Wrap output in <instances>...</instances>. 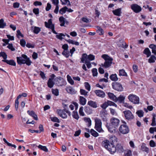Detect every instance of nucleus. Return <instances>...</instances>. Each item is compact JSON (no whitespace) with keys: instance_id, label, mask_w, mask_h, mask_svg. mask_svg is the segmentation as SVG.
I'll return each mask as SVG.
<instances>
[{"instance_id":"0e129e2a","label":"nucleus","mask_w":156,"mask_h":156,"mask_svg":"<svg viewBox=\"0 0 156 156\" xmlns=\"http://www.w3.org/2000/svg\"><path fill=\"white\" fill-rule=\"evenodd\" d=\"M101 107L103 108L102 110H106V108L107 107V102H105L101 105Z\"/></svg>"},{"instance_id":"bf43d9fd","label":"nucleus","mask_w":156,"mask_h":156,"mask_svg":"<svg viewBox=\"0 0 156 156\" xmlns=\"http://www.w3.org/2000/svg\"><path fill=\"white\" fill-rule=\"evenodd\" d=\"M95 59V56L94 55L92 54H90L88 55H87V59L90 61L93 60Z\"/></svg>"},{"instance_id":"6e6d98bb","label":"nucleus","mask_w":156,"mask_h":156,"mask_svg":"<svg viewBox=\"0 0 156 156\" xmlns=\"http://www.w3.org/2000/svg\"><path fill=\"white\" fill-rule=\"evenodd\" d=\"M80 92L81 95H84V96L87 95L88 92L86 91L85 90L83 89L80 90Z\"/></svg>"},{"instance_id":"79ce46f5","label":"nucleus","mask_w":156,"mask_h":156,"mask_svg":"<svg viewBox=\"0 0 156 156\" xmlns=\"http://www.w3.org/2000/svg\"><path fill=\"white\" fill-rule=\"evenodd\" d=\"M0 56L3 58L4 59L3 60H6L7 55L5 52L1 51L0 52Z\"/></svg>"},{"instance_id":"a211bd4d","label":"nucleus","mask_w":156,"mask_h":156,"mask_svg":"<svg viewBox=\"0 0 156 156\" xmlns=\"http://www.w3.org/2000/svg\"><path fill=\"white\" fill-rule=\"evenodd\" d=\"M66 91L69 93L72 94H76V91L72 87H67L66 89Z\"/></svg>"},{"instance_id":"c756f323","label":"nucleus","mask_w":156,"mask_h":156,"mask_svg":"<svg viewBox=\"0 0 156 156\" xmlns=\"http://www.w3.org/2000/svg\"><path fill=\"white\" fill-rule=\"evenodd\" d=\"M72 115L74 118L76 120H78L79 118V116L77 111H73L72 114Z\"/></svg>"},{"instance_id":"5701e85b","label":"nucleus","mask_w":156,"mask_h":156,"mask_svg":"<svg viewBox=\"0 0 156 156\" xmlns=\"http://www.w3.org/2000/svg\"><path fill=\"white\" fill-rule=\"evenodd\" d=\"M86 99L83 96H80L79 99L80 103V105H84L86 104Z\"/></svg>"},{"instance_id":"6e6552de","label":"nucleus","mask_w":156,"mask_h":156,"mask_svg":"<svg viewBox=\"0 0 156 156\" xmlns=\"http://www.w3.org/2000/svg\"><path fill=\"white\" fill-rule=\"evenodd\" d=\"M128 99L131 102L134 104H138L139 103V98L136 96L131 94L128 96Z\"/></svg>"},{"instance_id":"7ed1b4c3","label":"nucleus","mask_w":156,"mask_h":156,"mask_svg":"<svg viewBox=\"0 0 156 156\" xmlns=\"http://www.w3.org/2000/svg\"><path fill=\"white\" fill-rule=\"evenodd\" d=\"M123 123H124L125 124L122 125L120 126L119 130L121 133L125 134L129 132V127L126 125V123L125 122H124Z\"/></svg>"},{"instance_id":"e2e57ef3","label":"nucleus","mask_w":156,"mask_h":156,"mask_svg":"<svg viewBox=\"0 0 156 156\" xmlns=\"http://www.w3.org/2000/svg\"><path fill=\"white\" fill-rule=\"evenodd\" d=\"M26 44V41L23 39H22L20 40V44L21 45L24 47H25Z\"/></svg>"},{"instance_id":"393cba45","label":"nucleus","mask_w":156,"mask_h":156,"mask_svg":"<svg viewBox=\"0 0 156 156\" xmlns=\"http://www.w3.org/2000/svg\"><path fill=\"white\" fill-rule=\"evenodd\" d=\"M55 84V83L52 80H51V79H49L47 82V85L48 87L50 88H52L54 85Z\"/></svg>"},{"instance_id":"4be33fe9","label":"nucleus","mask_w":156,"mask_h":156,"mask_svg":"<svg viewBox=\"0 0 156 156\" xmlns=\"http://www.w3.org/2000/svg\"><path fill=\"white\" fill-rule=\"evenodd\" d=\"M87 105L93 108H96L98 107L97 103L91 100L88 101Z\"/></svg>"},{"instance_id":"ea45409f","label":"nucleus","mask_w":156,"mask_h":156,"mask_svg":"<svg viewBox=\"0 0 156 156\" xmlns=\"http://www.w3.org/2000/svg\"><path fill=\"white\" fill-rule=\"evenodd\" d=\"M67 9H68V8L66 6H65L60 10L59 12L61 14H63L66 12Z\"/></svg>"},{"instance_id":"c9c22d12","label":"nucleus","mask_w":156,"mask_h":156,"mask_svg":"<svg viewBox=\"0 0 156 156\" xmlns=\"http://www.w3.org/2000/svg\"><path fill=\"white\" fill-rule=\"evenodd\" d=\"M144 53L147 55V57L150 56L151 55V52L148 48H146L144 49Z\"/></svg>"},{"instance_id":"72a5a7b5","label":"nucleus","mask_w":156,"mask_h":156,"mask_svg":"<svg viewBox=\"0 0 156 156\" xmlns=\"http://www.w3.org/2000/svg\"><path fill=\"white\" fill-rule=\"evenodd\" d=\"M83 120L86 122H88L87 126L88 127H89L91 126V121L89 118L84 117L83 118Z\"/></svg>"},{"instance_id":"37998d69","label":"nucleus","mask_w":156,"mask_h":156,"mask_svg":"<svg viewBox=\"0 0 156 156\" xmlns=\"http://www.w3.org/2000/svg\"><path fill=\"white\" fill-rule=\"evenodd\" d=\"M50 119H51V120L54 122H57L58 123H59L60 122V121L58 119V118L54 117H51L50 118Z\"/></svg>"},{"instance_id":"f257e3e1","label":"nucleus","mask_w":156,"mask_h":156,"mask_svg":"<svg viewBox=\"0 0 156 156\" xmlns=\"http://www.w3.org/2000/svg\"><path fill=\"white\" fill-rule=\"evenodd\" d=\"M16 59L17 63L20 65L26 64L27 65L30 66L32 62L30 58L24 54H22L21 57H16Z\"/></svg>"},{"instance_id":"6ab92c4d","label":"nucleus","mask_w":156,"mask_h":156,"mask_svg":"<svg viewBox=\"0 0 156 156\" xmlns=\"http://www.w3.org/2000/svg\"><path fill=\"white\" fill-rule=\"evenodd\" d=\"M97 28L96 32L98 34L100 35H101L104 34V32L103 29L101 27H100L98 26H96L95 27Z\"/></svg>"},{"instance_id":"ddd939ff","label":"nucleus","mask_w":156,"mask_h":156,"mask_svg":"<svg viewBox=\"0 0 156 156\" xmlns=\"http://www.w3.org/2000/svg\"><path fill=\"white\" fill-rule=\"evenodd\" d=\"M109 147V145L108 144V151L111 154H113L116 151V148L115 145H111Z\"/></svg>"},{"instance_id":"de8ad7c7","label":"nucleus","mask_w":156,"mask_h":156,"mask_svg":"<svg viewBox=\"0 0 156 156\" xmlns=\"http://www.w3.org/2000/svg\"><path fill=\"white\" fill-rule=\"evenodd\" d=\"M155 117L156 115L155 114L153 115V118L152 119V122L151 125L152 126H155L156 125V123L155 122Z\"/></svg>"},{"instance_id":"2f4dec72","label":"nucleus","mask_w":156,"mask_h":156,"mask_svg":"<svg viewBox=\"0 0 156 156\" xmlns=\"http://www.w3.org/2000/svg\"><path fill=\"white\" fill-rule=\"evenodd\" d=\"M85 112L88 114H90L92 113V110L89 107H85L84 109Z\"/></svg>"},{"instance_id":"f704fd0d","label":"nucleus","mask_w":156,"mask_h":156,"mask_svg":"<svg viewBox=\"0 0 156 156\" xmlns=\"http://www.w3.org/2000/svg\"><path fill=\"white\" fill-rule=\"evenodd\" d=\"M90 133L92 135L95 137H97L99 136V134L93 129H90Z\"/></svg>"},{"instance_id":"7c9ffc66","label":"nucleus","mask_w":156,"mask_h":156,"mask_svg":"<svg viewBox=\"0 0 156 156\" xmlns=\"http://www.w3.org/2000/svg\"><path fill=\"white\" fill-rule=\"evenodd\" d=\"M110 79L112 81H116L118 80V78L116 74H112L109 77Z\"/></svg>"},{"instance_id":"aec40b11","label":"nucleus","mask_w":156,"mask_h":156,"mask_svg":"<svg viewBox=\"0 0 156 156\" xmlns=\"http://www.w3.org/2000/svg\"><path fill=\"white\" fill-rule=\"evenodd\" d=\"M121 9V8H119L113 10L112 12L115 15L118 16H120L122 13Z\"/></svg>"},{"instance_id":"69168bd1","label":"nucleus","mask_w":156,"mask_h":156,"mask_svg":"<svg viewBox=\"0 0 156 156\" xmlns=\"http://www.w3.org/2000/svg\"><path fill=\"white\" fill-rule=\"evenodd\" d=\"M113 106L116 107L117 105L114 102L111 101H108V106Z\"/></svg>"},{"instance_id":"b1692460","label":"nucleus","mask_w":156,"mask_h":156,"mask_svg":"<svg viewBox=\"0 0 156 156\" xmlns=\"http://www.w3.org/2000/svg\"><path fill=\"white\" fill-rule=\"evenodd\" d=\"M125 98V97L121 95L118 98H117L115 102L118 101L120 103H123Z\"/></svg>"},{"instance_id":"f03ea898","label":"nucleus","mask_w":156,"mask_h":156,"mask_svg":"<svg viewBox=\"0 0 156 156\" xmlns=\"http://www.w3.org/2000/svg\"><path fill=\"white\" fill-rule=\"evenodd\" d=\"M119 120L115 118H112L110 120V123L108 130L111 133L115 132V129L117 127L119 126Z\"/></svg>"},{"instance_id":"cd10ccee","label":"nucleus","mask_w":156,"mask_h":156,"mask_svg":"<svg viewBox=\"0 0 156 156\" xmlns=\"http://www.w3.org/2000/svg\"><path fill=\"white\" fill-rule=\"evenodd\" d=\"M117 149L119 152H122L124 151V149L122 146L119 144H118L116 145Z\"/></svg>"},{"instance_id":"20e7f679","label":"nucleus","mask_w":156,"mask_h":156,"mask_svg":"<svg viewBox=\"0 0 156 156\" xmlns=\"http://www.w3.org/2000/svg\"><path fill=\"white\" fill-rule=\"evenodd\" d=\"M54 80L55 82V84L58 86H65L66 84L65 80L61 77L58 76L55 78Z\"/></svg>"},{"instance_id":"9b49d317","label":"nucleus","mask_w":156,"mask_h":156,"mask_svg":"<svg viewBox=\"0 0 156 156\" xmlns=\"http://www.w3.org/2000/svg\"><path fill=\"white\" fill-rule=\"evenodd\" d=\"M100 115L103 121H107V112L106 110H102L100 112Z\"/></svg>"},{"instance_id":"13d9d810","label":"nucleus","mask_w":156,"mask_h":156,"mask_svg":"<svg viewBox=\"0 0 156 156\" xmlns=\"http://www.w3.org/2000/svg\"><path fill=\"white\" fill-rule=\"evenodd\" d=\"M26 47L29 48H34L35 47V44H31L30 43L27 42L26 44Z\"/></svg>"},{"instance_id":"a19ab883","label":"nucleus","mask_w":156,"mask_h":156,"mask_svg":"<svg viewBox=\"0 0 156 156\" xmlns=\"http://www.w3.org/2000/svg\"><path fill=\"white\" fill-rule=\"evenodd\" d=\"M38 147L41 150L44 151L45 152H47L48 151V149L45 146H43L41 145H39Z\"/></svg>"},{"instance_id":"f3484780","label":"nucleus","mask_w":156,"mask_h":156,"mask_svg":"<svg viewBox=\"0 0 156 156\" xmlns=\"http://www.w3.org/2000/svg\"><path fill=\"white\" fill-rule=\"evenodd\" d=\"M27 113L29 115L32 116L35 120H38L37 115L33 111L28 110L27 111Z\"/></svg>"},{"instance_id":"c03bdc74","label":"nucleus","mask_w":156,"mask_h":156,"mask_svg":"<svg viewBox=\"0 0 156 156\" xmlns=\"http://www.w3.org/2000/svg\"><path fill=\"white\" fill-rule=\"evenodd\" d=\"M51 91L52 93L55 95L56 96H58L59 95V91L58 89H52Z\"/></svg>"},{"instance_id":"a18cd8bd","label":"nucleus","mask_w":156,"mask_h":156,"mask_svg":"<svg viewBox=\"0 0 156 156\" xmlns=\"http://www.w3.org/2000/svg\"><path fill=\"white\" fill-rule=\"evenodd\" d=\"M125 156H131L132 152L131 151L129 150H126L124 152Z\"/></svg>"},{"instance_id":"423d86ee","label":"nucleus","mask_w":156,"mask_h":156,"mask_svg":"<svg viewBox=\"0 0 156 156\" xmlns=\"http://www.w3.org/2000/svg\"><path fill=\"white\" fill-rule=\"evenodd\" d=\"M123 113L125 119L128 120L130 121L133 119L134 118V115L129 110L124 111Z\"/></svg>"},{"instance_id":"49530a36","label":"nucleus","mask_w":156,"mask_h":156,"mask_svg":"<svg viewBox=\"0 0 156 156\" xmlns=\"http://www.w3.org/2000/svg\"><path fill=\"white\" fill-rule=\"evenodd\" d=\"M67 80L68 82L72 85H73L74 82L71 77L69 75L67 76Z\"/></svg>"},{"instance_id":"680f3d73","label":"nucleus","mask_w":156,"mask_h":156,"mask_svg":"<svg viewBox=\"0 0 156 156\" xmlns=\"http://www.w3.org/2000/svg\"><path fill=\"white\" fill-rule=\"evenodd\" d=\"M17 34L16 36L17 37L19 38V36H20L21 37H24L23 35L21 33L20 30H17Z\"/></svg>"},{"instance_id":"5fc2aeb1","label":"nucleus","mask_w":156,"mask_h":156,"mask_svg":"<svg viewBox=\"0 0 156 156\" xmlns=\"http://www.w3.org/2000/svg\"><path fill=\"white\" fill-rule=\"evenodd\" d=\"M92 71L93 73V76H96L98 75L97 69L94 68L92 69Z\"/></svg>"},{"instance_id":"f8f14e48","label":"nucleus","mask_w":156,"mask_h":156,"mask_svg":"<svg viewBox=\"0 0 156 156\" xmlns=\"http://www.w3.org/2000/svg\"><path fill=\"white\" fill-rule=\"evenodd\" d=\"M64 111L63 110L61 109H57V112L58 114L63 119L66 118L67 117V116L66 113H64Z\"/></svg>"},{"instance_id":"58836bf2","label":"nucleus","mask_w":156,"mask_h":156,"mask_svg":"<svg viewBox=\"0 0 156 156\" xmlns=\"http://www.w3.org/2000/svg\"><path fill=\"white\" fill-rule=\"evenodd\" d=\"M6 26V23L4 22V20L3 19L0 20V28H4Z\"/></svg>"},{"instance_id":"4d7b16f0","label":"nucleus","mask_w":156,"mask_h":156,"mask_svg":"<svg viewBox=\"0 0 156 156\" xmlns=\"http://www.w3.org/2000/svg\"><path fill=\"white\" fill-rule=\"evenodd\" d=\"M83 107L82 106L80 108L79 110V113L80 115H81L82 116H84L85 115V114L83 112Z\"/></svg>"},{"instance_id":"4468645a","label":"nucleus","mask_w":156,"mask_h":156,"mask_svg":"<svg viewBox=\"0 0 156 156\" xmlns=\"http://www.w3.org/2000/svg\"><path fill=\"white\" fill-rule=\"evenodd\" d=\"M94 92L98 96L101 98H104L105 96V93L102 91L100 90H96Z\"/></svg>"},{"instance_id":"8fccbe9b","label":"nucleus","mask_w":156,"mask_h":156,"mask_svg":"<svg viewBox=\"0 0 156 156\" xmlns=\"http://www.w3.org/2000/svg\"><path fill=\"white\" fill-rule=\"evenodd\" d=\"M112 60L113 58L108 55V68L111 66Z\"/></svg>"},{"instance_id":"0eeeda50","label":"nucleus","mask_w":156,"mask_h":156,"mask_svg":"<svg viewBox=\"0 0 156 156\" xmlns=\"http://www.w3.org/2000/svg\"><path fill=\"white\" fill-rule=\"evenodd\" d=\"M113 88L118 91H122L123 90V88L122 84L119 83L114 82L112 83Z\"/></svg>"},{"instance_id":"2eb2a0df","label":"nucleus","mask_w":156,"mask_h":156,"mask_svg":"<svg viewBox=\"0 0 156 156\" xmlns=\"http://www.w3.org/2000/svg\"><path fill=\"white\" fill-rule=\"evenodd\" d=\"M2 61L5 62L7 64L12 66H16V62L13 60L12 59H11L9 60L7 59L6 60H2Z\"/></svg>"},{"instance_id":"c85d7f7f","label":"nucleus","mask_w":156,"mask_h":156,"mask_svg":"<svg viewBox=\"0 0 156 156\" xmlns=\"http://www.w3.org/2000/svg\"><path fill=\"white\" fill-rule=\"evenodd\" d=\"M59 21L61 23L60 26H64L65 22V19L63 16H60L59 19Z\"/></svg>"},{"instance_id":"473e14b6","label":"nucleus","mask_w":156,"mask_h":156,"mask_svg":"<svg viewBox=\"0 0 156 156\" xmlns=\"http://www.w3.org/2000/svg\"><path fill=\"white\" fill-rule=\"evenodd\" d=\"M119 76H127V73L123 69H120L119 70Z\"/></svg>"},{"instance_id":"338daca9","label":"nucleus","mask_w":156,"mask_h":156,"mask_svg":"<svg viewBox=\"0 0 156 156\" xmlns=\"http://www.w3.org/2000/svg\"><path fill=\"white\" fill-rule=\"evenodd\" d=\"M85 63L87 67L89 69L91 66V64L89 61H88L87 60H86L85 62Z\"/></svg>"},{"instance_id":"3c124183","label":"nucleus","mask_w":156,"mask_h":156,"mask_svg":"<svg viewBox=\"0 0 156 156\" xmlns=\"http://www.w3.org/2000/svg\"><path fill=\"white\" fill-rule=\"evenodd\" d=\"M84 85L86 89L89 91L90 90V86L88 82L84 83Z\"/></svg>"},{"instance_id":"09e8293b","label":"nucleus","mask_w":156,"mask_h":156,"mask_svg":"<svg viewBox=\"0 0 156 156\" xmlns=\"http://www.w3.org/2000/svg\"><path fill=\"white\" fill-rule=\"evenodd\" d=\"M136 114L140 117H142L144 115V112L142 110H138L136 112Z\"/></svg>"},{"instance_id":"bb28decb","label":"nucleus","mask_w":156,"mask_h":156,"mask_svg":"<svg viewBox=\"0 0 156 156\" xmlns=\"http://www.w3.org/2000/svg\"><path fill=\"white\" fill-rule=\"evenodd\" d=\"M149 48L152 49V52L155 55H156V45L153 44H151L149 45Z\"/></svg>"},{"instance_id":"9d476101","label":"nucleus","mask_w":156,"mask_h":156,"mask_svg":"<svg viewBox=\"0 0 156 156\" xmlns=\"http://www.w3.org/2000/svg\"><path fill=\"white\" fill-rule=\"evenodd\" d=\"M117 141V138L114 136H112L110 137L109 140H108V144L109 145V147L111 145H114Z\"/></svg>"},{"instance_id":"052dcab7","label":"nucleus","mask_w":156,"mask_h":156,"mask_svg":"<svg viewBox=\"0 0 156 156\" xmlns=\"http://www.w3.org/2000/svg\"><path fill=\"white\" fill-rule=\"evenodd\" d=\"M7 48L12 51H13L15 50V48L13 47L12 44V43H9L7 46Z\"/></svg>"},{"instance_id":"dca6fc26","label":"nucleus","mask_w":156,"mask_h":156,"mask_svg":"<svg viewBox=\"0 0 156 156\" xmlns=\"http://www.w3.org/2000/svg\"><path fill=\"white\" fill-rule=\"evenodd\" d=\"M101 57L105 59V61L104 64L101 63V65L103 67L106 68L107 67V55H103Z\"/></svg>"},{"instance_id":"774afa93","label":"nucleus","mask_w":156,"mask_h":156,"mask_svg":"<svg viewBox=\"0 0 156 156\" xmlns=\"http://www.w3.org/2000/svg\"><path fill=\"white\" fill-rule=\"evenodd\" d=\"M156 132V127H151L149 129V132L151 133H153L154 132Z\"/></svg>"},{"instance_id":"603ef678","label":"nucleus","mask_w":156,"mask_h":156,"mask_svg":"<svg viewBox=\"0 0 156 156\" xmlns=\"http://www.w3.org/2000/svg\"><path fill=\"white\" fill-rule=\"evenodd\" d=\"M102 145L105 147L106 149H107V140H105L102 141Z\"/></svg>"},{"instance_id":"39448f33","label":"nucleus","mask_w":156,"mask_h":156,"mask_svg":"<svg viewBox=\"0 0 156 156\" xmlns=\"http://www.w3.org/2000/svg\"><path fill=\"white\" fill-rule=\"evenodd\" d=\"M95 122L94 128L98 132H100L102 130L101 128L102 123L101 120L98 118H96L95 119Z\"/></svg>"},{"instance_id":"1a4fd4ad","label":"nucleus","mask_w":156,"mask_h":156,"mask_svg":"<svg viewBox=\"0 0 156 156\" xmlns=\"http://www.w3.org/2000/svg\"><path fill=\"white\" fill-rule=\"evenodd\" d=\"M131 9L135 13H138L140 12L142 10L141 7L137 4H133L131 5Z\"/></svg>"},{"instance_id":"4c0bfd02","label":"nucleus","mask_w":156,"mask_h":156,"mask_svg":"<svg viewBox=\"0 0 156 156\" xmlns=\"http://www.w3.org/2000/svg\"><path fill=\"white\" fill-rule=\"evenodd\" d=\"M62 55L66 57L67 58L70 55L69 52V50H63L62 53Z\"/></svg>"},{"instance_id":"864d4df0","label":"nucleus","mask_w":156,"mask_h":156,"mask_svg":"<svg viewBox=\"0 0 156 156\" xmlns=\"http://www.w3.org/2000/svg\"><path fill=\"white\" fill-rule=\"evenodd\" d=\"M41 31V29L38 27H34V32L36 34H38Z\"/></svg>"},{"instance_id":"a878e982","label":"nucleus","mask_w":156,"mask_h":156,"mask_svg":"<svg viewBox=\"0 0 156 156\" xmlns=\"http://www.w3.org/2000/svg\"><path fill=\"white\" fill-rule=\"evenodd\" d=\"M87 59V55L86 53H83L82 54V57L81 58L80 63H84L86 60Z\"/></svg>"},{"instance_id":"412c9836","label":"nucleus","mask_w":156,"mask_h":156,"mask_svg":"<svg viewBox=\"0 0 156 156\" xmlns=\"http://www.w3.org/2000/svg\"><path fill=\"white\" fill-rule=\"evenodd\" d=\"M108 96L111 100L115 102L117 97L113 94L110 92L108 93Z\"/></svg>"},{"instance_id":"e433bc0d","label":"nucleus","mask_w":156,"mask_h":156,"mask_svg":"<svg viewBox=\"0 0 156 156\" xmlns=\"http://www.w3.org/2000/svg\"><path fill=\"white\" fill-rule=\"evenodd\" d=\"M155 60H156V57L154 55H152L148 59V62L150 63H153L155 62Z\"/></svg>"}]
</instances>
